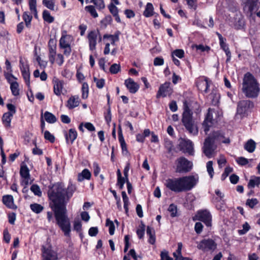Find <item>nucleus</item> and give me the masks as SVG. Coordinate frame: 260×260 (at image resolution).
I'll use <instances>...</instances> for the list:
<instances>
[{
	"instance_id": "1",
	"label": "nucleus",
	"mask_w": 260,
	"mask_h": 260,
	"mask_svg": "<svg viewBox=\"0 0 260 260\" xmlns=\"http://www.w3.org/2000/svg\"><path fill=\"white\" fill-rule=\"evenodd\" d=\"M77 187L71 181L67 188L62 182H57L49 186L47 192L51 211L47 212L49 222L53 221V214L56 224L66 237H70L71 224L67 214V206L76 191Z\"/></svg>"
},
{
	"instance_id": "2",
	"label": "nucleus",
	"mask_w": 260,
	"mask_h": 260,
	"mask_svg": "<svg viewBox=\"0 0 260 260\" xmlns=\"http://www.w3.org/2000/svg\"><path fill=\"white\" fill-rule=\"evenodd\" d=\"M201 111L200 105L194 98L187 97L183 101L181 122L189 133L193 136L197 135L199 131L193 119V113L197 114Z\"/></svg>"
},
{
	"instance_id": "3",
	"label": "nucleus",
	"mask_w": 260,
	"mask_h": 260,
	"mask_svg": "<svg viewBox=\"0 0 260 260\" xmlns=\"http://www.w3.org/2000/svg\"><path fill=\"white\" fill-rule=\"evenodd\" d=\"M198 177L193 175L183 176L179 178H168L165 185L175 192L188 191L191 190L197 184Z\"/></svg>"
},
{
	"instance_id": "4",
	"label": "nucleus",
	"mask_w": 260,
	"mask_h": 260,
	"mask_svg": "<svg viewBox=\"0 0 260 260\" xmlns=\"http://www.w3.org/2000/svg\"><path fill=\"white\" fill-rule=\"evenodd\" d=\"M242 91L247 98L255 99L259 95V84L254 76L250 72H247L244 75Z\"/></svg>"
},
{
	"instance_id": "5",
	"label": "nucleus",
	"mask_w": 260,
	"mask_h": 260,
	"mask_svg": "<svg viewBox=\"0 0 260 260\" xmlns=\"http://www.w3.org/2000/svg\"><path fill=\"white\" fill-rule=\"evenodd\" d=\"M224 134L221 131H213L210 135L205 139L203 152L205 155L210 158L213 153L214 149L213 145L216 141H220L221 139L224 138Z\"/></svg>"
},
{
	"instance_id": "6",
	"label": "nucleus",
	"mask_w": 260,
	"mask_h": 260,
	"mask_svg": "<svg viewBox=\"0 0 260 260\" xmlns=\"http://www.w3.org/2000/svg\"><path fill=\"white\" fill-rule=\"evenodd\" d=\"M175 172L178 173H186L191 171L193 164L184 156L178 157L175 161Z\"/></svg>"
},
{
	"instance_id": "7",
	"label": "nucleus",
	"mask_w": 260,
	"mask_h": 260,
	"mask_svg": "<svg viewBox=\"0 0 260 260\" xmlns=\"http://www.w3.org/2000/svg\"><path fill=\"white\" fill-rule=\"evenodd\" d=\"M254 108V103L249 100H243L237 103V114L243 117Z\"/></svg>"
},
{
	"instance_id": "8",
	"label": "nucleus",
	"mask_w": 260,
	"mask_h": 260,
	"mask_svg": "<svg viewBox=\"0 0 260 260\" xmlns=\"http://www.w3.org/2000/svg\"><path fill=\"white\" fill-rule=\"evenodd\" d=\"M72 37L70 35H67V31L64 30L61 34V37L59 40V46L60 49H64L63 55L68 57L72 52L71 42Z\"/></svg>"
},
{
	"instance_id": "9",
	"label": "nucleus",
	"mask_w": 260,
	"mask_h": 260,
	"mask_svg": "<svg viewBox=\"0 0 260 260\" xmlns=\"http://www.w3.org/2000/svg\"><path fill=\"white\" fill-rule=\"evenodd\" d=\"M212 215L208 210H200L192 217V220L201 221L209 227L212 225Z\"/></svg>"
},
{
	"instance_id": "10",
	"label": "nucleus",
	"mask_w": 260,
	"mask_h": 260,
	"mask_svg": "<svg viewBox=\"0 0 260 260\" xmlns=\"http://www.w3.org/2000/svg\"><path fill=\"white\" fill-rule=\"evenodd\" d=\"M215 112V110L209 108L208 110V112L206 115L205 120L203 123L204 131L207 133L210 129V127L213 126L214 124L217 123L219 120V112H217L216 115H218V117L213 119V113Z\"/></svg>"
},
{
	"instance_id": "11",
	"label": "nucleus",
	"mask_w": 260,
	"mask_h": 260,
	"mask_svg": "<svg viewBox=\"0 0 260 260\" xmlns=\"http://www.w3.org/2000/svg\"><path fill=\"white\" fill-rule=\"evenodd\" d=\"M173 92V89L171 87V83L165 82L161 84L157 92L156 98L159 99L160 97L165 98L167 96H170Z\"/></svg>"
},
{
	"instance_id": "12",
	"label": "nucleus",
	"mask_w": 260,
	"mask_h": 260,
	"mask_svg": "<svg viewBox=\"0 0 260 260\" xmlns=\"http://www.w3.org/2000/svg\"><path fill=\"white\" fill-rule=\"evenodd\" d=\"M178 146L180 151L188 153L190 155H194L193 144L190 140L181 139Z\"/></svg>"
},
{
	"instance_id": "13",
	"label": "nucleus",
	"mask_w": 260,
	"mask_h": 260,
	"mask_svg": "<svg viewBox=\"0 0 260 260\" xmlns=\"http://www.w3.org/2000/svg\"><path fill=\"white\" fill-rule=\"evenodd\" d=\"M197 247L203 251L206 250L214 251L217 248V244L212 239H204L200 242Z\"/></svg>"
},
{
	"instance_id": "14",
	"label": "nucleus",
	"mask_w": 260,
	"mask_h": 260,
	"mask_svg": "<svg viewBox=\"0 0 260 260\" xmlns=\"http://www.w3.org/2000/svg\"><path fill=\"white\" fill-rule=\"evenodd\" d=\"M57 40L55 38H50L48 43L49 50L48 58L50 62L53 64L55 62L56 55Z\"/></svg>"
},
{
	"instance_id": "15",
	"label": "nucleus",
	"mask_w": 260,
	"mask_h": 260,
	"mask_svg": "<svg viewBox=\"0 0 260 260\" xmlns=\"http://www.w3.org/2000/svg\"><path fill=\"white\" fill-rule=\"evenodd\" d=\"M42 260H58L57 253L51 247H46L44 245L41 247Z\"/></svg>"
},
{
	"instance_id": "16",
	"label": "nucleus",
	"mask_w": 260,
	"mask_h": 260,
	"mask_svg": "<svg viewBox=\"0 0 260 260\" xmlns=\"http://www.w3.org/2000/svg\"><path fill=\"white\" fill-rule=\"evenodd\" d=\"M98 34H100V32L98 30H97V31L95 30H91L88 34L87 39L89 43V48L91 51H93L96 48Z\"/></svg>"
},
{
	"instance_id": "17",
	"label": "nucleus",
	"mask_w": 260,
	"mask_h": 260,
	"mask_svg": "<svg viewBox=\"0 0 260 260\" xmlns=\"http://www.w3.org/2000/svg\"><path fill=\"white\" fill-rule=\"evenodd\" d=\"M66 142L67 144H73L78 136V133L75 128H70L68 132L63 131Z\"/></svg>"
},
{
	"instance_id": "18",
	"label": "nucleus",
	"mask_w": 260,
	"mask_h": 260,
	"mask_svg": "<svg viewBox=\"0 0 260 260\" xmlns=\"http://www.w3.org/2000/svg\"><path fill=\"white\" fill-rule=\"evenodd\" d=\"M204 79H199L196 82V86L199 90L202 93H207L209 92L210 81L207 77H204Z\"/></svg>"
},
{
	"instance_id": "19",
	"label": "nucleus",
	"mask_w": 260,
	"mask_h": 260,
	"mask_svg": "<svg viewBox=\"0 0 260 260\" xmlns=\"http://www.w3.org/2000/svg\"><path fill=\"white\" fill-rule=\"evenodd\" d=\"M124 84L128 90L129 92L131 93H136L139 89V85L135 82L133 79L129 78L126 79L124 81Z\"/></svg>"
},
{
	"instance_id": "20",
	"label": "nucleus",
	"mask_w": 260,
	"mask_h": 260,
	"mask_svg": "<svg viewBox=\"0 0 260 260\" xmlns=\"http://www.w3.org/2000/svg\"><path fill=\"white\" fill-rule=\"evenodd\" d=\"M2 202L8 208L16 210L17 206L14 204V198L12 195H4L2 197Z\"/></svg>"
},
{
	"instance_id": "21",
	"label": "nucleus",
	"mask_w": 260,
	"mask_h": 260,
	"mask_svg": "<svg viewBox=\"0 0 260 260\" xmlns=\"http://www.w3.org/2000/svg\"><path fill=\"white\" fill-rule=\"evenodd\" d=\"M53 83L54 93L58 96H60L63 88L64 82L56 79L53 81Z\"/></svg>"
},
{
	"instance_id": "22",
	"label": "nucleus",
	"mask_w": 260,
	"mask_h": 260,
	"mask_svg": "<svg viewBox=\"0 0 260 260\" xmlns=\"http://www.w3.org/2000/svg\"><path fill=\"white\" fill-rule=\"evenodd\" d=\"M80 101L77 95H72L68 100L66 107L69 110L73 109L79 105Z\"/></svg>"
},
{
	"instance_id": "23",
	"label": "nucleus",
	"mask_w": 260,
	"mask_h": 260,
	"mask_svg": "<svg viewBox=\"0 0 260 260\" xmlns=\"http://www.w3.org/2000/svg\"><path fill=\"white\" fill-rule=\"evenodd\" d=\"M215 193L218 196V197L215 198V202H220V204L216 205V208L218 210H222L223 207L222 206L225 204V201L223 200L224 195L218 189H217L215 190Z\"/></svg>"
},
{
	"instance_id": "24",
	"label": "nucleus",
	"mask_w": 260,
	"mask_h": 260,
	"mask_svg": "<svg viewBox=\"0 0 260 260\" xmlns=\"http://www.w3.org/2000/svg\"><path fill=\"white\" fill-rule=\"evenodd\" d=\"M20 71L22 77L27 86L30 85V73L29 71V67L27 66L20 67Z\"/></svg>"
},
{
	"instance_id": "25",
	"label": "nucleus",
	"mask_w": 260,
	"mask_h": 260,
	"mask_svg": "<svg viewBox=\"0 0 260 260\" xmlns=\"http://www.w3.org/2000/svg\"><path fill=\"white\" fill-rule=\"evenodd\" d=\"M258 0H247L245 3V7H248V11L250 13V16H252L254 10H257Z\"/></svg>"
},
{
	"instance_id": "26",
	"label": "nucleus",
	"mask_w": 260,
	"mask_h": 260,
	"mask_svg": "<svg viewBox=\"0 0 260 260\" xmlns=\"http://www.w3.org/2000/svg\"><path fill=\"white\" fill-rule=\"evenodd\" d=\"M146 234L149 237L148 242L150 244L154 245L156 241L155 232L154 229L150 226H147Z\"/></svg>"
},
{
	"instance_id": "27",
	"label": "nucleus",
	"mask_w": 260,
	"mask_h": 260,
	"mask_svg": "<svg viewBox=\"0 0 260 260\" xmlns=\"http://www.w3.org/2000/svg\"><path fill=\"white\" fill-rule=\"evenodd\" d=\"M91 173L87 169H83L82 172L78 174L77 180L79 182H82L84 180H89L91 179Z\"/></svg>"
},
{
	"instance_id": "28",
	"label": "nucleus",
	"mask_w": 260,
	"mask_h": 260,
	"mask_svg": "<svg viewBox=\"0 0 260 260\" xmlns=\"http://www.w3.org/2000/svg\"><path fill=\"white\" fill-rule=\"evenodd\" d=\"M13 116V115L10 113L6 112L4 113L2 120L3 124L6 128H9L11 127V122Z\"/></svg>"
},
{
	"instance_id": "29",
	"label": "nucleus",
	"mask_w": 260,
	"mask_h": 260,
	"mask_svg": "<svg viewBox=\"0 0 260 260\" xmlns=\"http://www.w3.org/2000/svg\"><path fill=\"white\" fill-rule=\"evenodd\" d=\"M20 175L23 179H30L29 170L23 162L20 165Z\"/></svg>"
},
{
	"instance_id": "30",
	"label": "nucleus",
	"mask_w": 260,
	"mask_h": 260,
	"mask_svg": "<svg viewBox=\"0 0 260 260\" xmlns=\"http://www.w3.org/2000/svg\"><path fill=\"white\" fill-rule=\"evenodd\" d=\"M155 14L154 7L152 3H147L145 10L143 12V15L147 18L150 17Z\"/></svg>"
},
{
	"instance_id": "31",
	"label": "nucleus",
	"mask_w": 260,
	"mask_h": 260,
	"mask_svg": "<svg viewBox=\"0 0 260 260\" xmlns=\"http://www.w3.org/2000/svg\"><path fill=\"white\" fill-rule=\"evenodd\" d=\"M245 150L249 153L254 151L256 148V143L252 139L248 140L244 146Z\"/></svg>"
},
{
	"instance_id": "32",
	"label": "nucleus",
	"mask_w": 260,
	"mask_h": 260,
	"mask_svg": "<svg viewBox=\"0 0 260 260\" xmlns=\"http://www.w3.org/2000/svg\"><path fill=\"white\" fill-rule=\"evenodd\" d=\"M22 19L25 22L26 27L29 28L31 27V22L32 19V16L28 12L25 11L22 14Z\"/></svg>"
},
{
	"instance_id": "33",
	"label": "nucleus",
	"mask_w": 260,
	"mask_h": 260,
	"mask_svg": "<svg viewBox=\"0 0 260 260\" xmlns=\"http://www.w3.org/2000/svg\"><path fill=\"white\" fill-rule=\"evenodd\" d=\"M260 184V177H257L255 176H253L251 177V178L250 179L249 182L247 184V187L248 188H253L255 186H259Z\"/></svg>"
},
{
	"instance_id": "34",
	"label": "nucleus",
	"mask_w": 260,
	"mask_h": 260,
	"mask_svg": "<svg viewBox=\"0 0 260 260\" xmlns=\"http://www.w3.org/2000/svg\"><path fill=\"white\" fill-rule=\"evenodd\" d=\"M45 120L49 123H54L57 121V118L52 113L46 111L44 114Z\"/></svg>"
},
{
	"instance_id": "35",
	"label": "nucleus",
	"mask_w": 260,
	"mask_h": 260,
	"mask_svg": "<svg viewBox=\"0 0 260 260\" xmlns=\"http://www.w3.org/2000/svg\"><path fill=\"white\" fill-rule=\"evenodd\" d=\"M245 26V21L243 17L236 18L234 23V27L237 30L242 29Z\"/></svg>"
},
{
	"instance_id": "36",
	"label": "nucleus",
	"mask_w": 260,
	"mask_h": 260,
	"mask_svg": "<svg viewBox=\"0 0 260 260\" xmlns=\"http://www.w3.org/2000/svg\"><path fill=\"white\" fill-rule=\"evenodd\" d=\"M42 17L44 21H46L48 23H51L54 21V18L52 16L50 15V12L46 10L43 11Z\"/></svg>"
},
{
	"instance_id": "37",
	"label": "nucleus",
	"mask_w": 260,
	"mask_h": 260,
	"mask_svg": "<svg viewBox=\"0 0 260 260\" xmlns=\"http://www.w3.org/2000/svg\"><path fill=\"white\" fill-rule=\"evenodd\" d=\"M10 89L13 95L18 96L19 95V84L17 82L14 81L11 83Z\"/></svg>"
},
{
	"instance_id": "38",
	"label": "nucleus",
	"mask_w": 260,
	"mask_h": 260,
	"mask_svg": "<svg viewBox=\"0 0 260 260\" xmlns=\"http://www.w3.org/2000/svg\"><path fill=\"white\" fill-rule=\"evenodd\" d=\"M121 195L123 202V207L125 210V213L128 214V204H129V199L126 195V193L125 191H122L121 192Z\"/></svg>"
},
{
	"instance_id": "39",
	"label": "nucleus",
	"mask_w": 260,
	"mask_h": 260,
	"mask_svg": "<svg viewBox=\"0 0 260 260\" xmlns=\"http://www.w3.org/2000/svg\"><path fill=\"white\" fill-rule=\"evenodd\" d=\"M30 208L34 212L37 214L40 213L44 210V207L38 203L30 204Z\"/></svg>"
},
{
	"instance_id": "40",
	"label": "nucleus",
	"mask_w": 260,
	"mask_h": 260,
	"mask_svg": "<svg viewBox=\"0 0 260 260\" xmlns=\"http://www.w3.org/2000/svg\"><path fill=\"white\" fill-rule=\"evenodd\" d=\"M82 98L83 99H86L88 96L89 93V86L87 82L83 83L82 85Z\"/></svg>"
},
{
	"instance_id": "41",
	"label": "nucleus",
	"mask_w": 260,
	"mask_h": 260,
	"mask_svg": "<svg viewBox=\"0 0 260 260\" xmlns=\"http://www.w3.org/2000/svg\"><path fill=\"white\" fill-rule=\"evenodd\" d=\"M106 226L109 227V233L110 235L114 234L115 227L114 222L109 218H107L106 220Z\"/></svg>"
},
{
	"instance_id": "42",
	"label": "nucleus",
	"mask_w": 260,
	"mask_h": 260,
	"mask_svg": "<svg viewBox=\"0 0 260 260\" xmlns=\"http://www.w3.org/2000/svg\"><path fill=\"white\" fill-rule=\"evenodd\" d=\"M85 10L86 12L90 13L91 16L93 18L98 17V14L96 11L94 6L92 5L87 6L85 7Z\"/></svg>"
},
{
	"instance_id": "43",
	"label": "nucleus",
	"mask_w": 260,
	"mask_h": 260,
	"mask_svg": "<svg viewBox=\"0 0 260 260\" xmlns=\"http://www.w3.org/2000/svg\"><path fill=\"white\" fill-rule=\"evenodd\" d=\"M44 139L48 141L51 143H54L55 141V138L53 134H51V133L49 131L47 130L45 131L44 132Z\"/></svg>"
},
{
	"instance_id": "44",
	"label": "nucleus",
	"mask_w": 260,
	"mask_h": 260,
	"mask_svg": "<svg viewBox=\"0 0 260 260\" xmlns=\"http://www.w3.org/2000/svg\"><path fill=\"white\" fill-rule=\"evenodd\" d=\"M258 203L256 198L248 199L246 200L245 205L249 208L253 209Z\"/></svg>"
},
{
	"instance_id": "45",
	"label": "nucleus",
	"mask_w": 260,
	"mask_h": 260,
	"mask_svg": "<svg viewBox=\"0 0 260 260\" xmlns=\"http://www.w3.org/2000/svg\"><path fill=\"white\" fill-rule=\"evenodd\" d=\"M121 71V67L119 64L113 63L109 69V72L112 74H116Z\"/></svg>"
},
{
	"instance_id": "46",
	"label": "nucleus",
	"mask_w": 260,
	"mask_h": 260,
	"mask_svg": "<svg viewBox=\"0 0 260 260\" xmlns=\"http://www.w3.org/2000/svg\"><path fill=\"white\" fill-rule=\"evenodd\" d=\"M145 225L142 222L140 228L137 230L136 233L139 239H143L145 234Z\"/></svg>"
},
{
	"instance_id": "47",
	"label": "nucleus",
	"mask_w": 260,
	"mask_h": 260,
	"mask_svg": "<svg viewBox=\"0 0 260 260\" xmlns=\"http://www.w3.org/2000/svg\"><path fill=\"white\" fill-rule=\"evenodd\" d=\"M242 228H243V229L242 230H238V233L240 235H245L250 229V226L249 225V223L247 222H245L242 225Z\"/></svg>"
},
{
	"instance_id": "48",
	"label": "nucleus",
	"mask_w": 260,
	"mask_h": 260,
	"mask_svg": "<svg viewBox=\"0 0 260 260\" xmlns=\"http://www.w3.org/2000/svg\"><path fill=\"white\" fill-rule=\"evenodd\" d=\"M30 190L34 193L35 195L41 197L42 192L40 188V187L37 184H32L30 187Z\"/></svg>"
},
{
	"instance_id": "49",
	"label": "nucleus",
	"mask_w": 260,
	"mask_h": 260,
	"mask_svg": "<svg viewBox=\"0 0 260 260\" xmlns=\"http://www.w3.org/2000/svg\"><path fill=\"white\" fill-rule=\"evenodd\" d=\"M93 81L96 83V86L99 89L103 88L105 85V80L103 78L98 79L95 77H93Z\"/></svg>"
},
{
	"instance_id": "50",
	"label": "nucleus",
	"mask_w": 260,
	"mask_h": 260,
	"mask_svg": "<svg viewBox=\"0 0 260 260\" xmlns=\"http://www.w3.org/2000/svg\"><path fill=\"white\" fill-rule=\"evenodd\" d=\"M207 171L211 178H213L214 175V169L213 168V161H208L206 164Z\"/></svg>"
},
{
	"instance_id": "51",
	"label": "nucleus",
	"mask_w": 260,
	"mask_h": 260,
	"mask_svg": "<svg viewBox=\"0 0 260 260\" xmlns=\"http://www.w3.org/2000/svg\"><path fill=\"white\" fill-rule=\"evenodd\" d=\"M168 210L170 212V215L172 217H175L177 216V209L176 205L174 204H171L170 205Z\"/></svg>"
},
{
	"instance_id": "52",
	"label": "nucleus",
	"mask_w": 260,
	"mask_h": 260,
	"mask_svg": "<svg viewBox=\"0 0 260 260\" xmlns=\"http://www.w3.org/2000/svg\"><path fill=\"white\" fill-rule=\"evenodd\" d=\"M90 3H93L100 10L105 8L104 0H90Z\"/></svg>"
},
{
	"instance_id": "53",
	"label": "nucleus",
	"mask_w": 260,
	"mask_h": 260,
	"mask_svg": "<svg viewBox=\"0 0 260 260\" xmlns=\"http://www.w3.org/2000/svg\"><path fill=\"white\" fill-rule=\"evenodd\" d=\"M42 3L44 6L51 10H54V3L53 0H43Z\"/></svg>"
},
{
	"instance_id": "54",
	"label": "nucleus",
	"mask_w": 260,
	"mask_h": 260,
	"mask_svg": "<svg viewBox=\"0 0 260 260\" xmlns=\"http://www.w3.org/2000/svg\"><path fill=\"white\" fill-rule=\"evenodd\" d=\"M233 169L232 168L230 167H226L224 169V171L221 175V180L222 181H224L226 179V178L229 176V175L233 172Z\"/></svg>"
},
{
	"instance_id": "55",
	"label": "nucleus",
	"mask_w": 260,
	"mask_h": 260,
	"mask_svg": "<svg viewBox=\"0 0 260 260\" xmlns=\"http://www.w3.org/2000/svg\"><path fill=\"white\" fill-rule=\"evenodd\" d=\"M171 55H175L179 58H182L184 56V51L183 49H176L173 51Z\"/></svg>"
},
{
	"instance_id": "56",
	"label": "nucleus",
	"mask_w": 260,
	"mask_h": 260,
	"mask_svg": "<svg viewBox=\"0 0 260 260\" xmlns=\"http://www.w3.org/2000/svg\"><path fill=\"white\" fill-rule=\"evenodd\" d=\"M160 256V260H173V258L169 256V252L167 250L161 251Z\"/></svg>"
},
{
	"instance_id": "57",
	"label": "nucleus",
	"mask_w": 260,
	"mask_h": 260,
	"mask_svg": "<svg viewBox=\"0 0 260 260\" xmlns=\"http://www.w3.org/2000/svg\"><path fill=\"white\" fill-rule=\"evenodd\" d=\"M118 138L120 144L125 142L123 136L122 130L120 125L118 127Z\"/></svg>"
},
{
	"instance_id": "58",
	"label": "nucleus",
	"mask_w": 260,
	"mask_h": 260,
	"mask_svg": "<svg viewBox=\"0 0 260 260\" xmlns=\"http://www.w3.org/2000/svg\"><path fill=\"white\" fill-rule=\"evenodd\" d=\"M108 9L113 16L116 15V14L118 13V10L117 7L113 3H111L108 6Z\"/></svg>"
},
{
	"instance_id": "59",
	"label": "nucleus",
	"mask_w": 260,
	"mask_h": 260,
	"mask_svg": "<svg viewBox=\"0 0 260 260\" xmlns=\"http://www.w3.org/2000/svg\"><path fill=\"white\" fill-rule=\"evenodd\" d=\"M11 240V235L7 229H5L3 232V240L6 243H9Z\"/></svg>"
},
{
	"instance_id": "60",
	"label": "nucleus",
	"mask_w": 260,
	"mask_h": 260,
	"mask_svg": "<svg viewBox=\"0 0 260 260\" xmlns=\"http://www.w3.org/2000/svg\"><path fill=\"white\" fill-rule=\"evenodd\" d=\"M165 148L167 151V153L171 155V156L173 155V150H174V146L171 141H169L165 146Z\"/></svg>"
},
{
	"instance_id": "61",
	"label": "nucleus",
	"mask_w": 260,
	"mask_h": 260,
	"mask_svg": "<svg viewBox=\"0 0 260 260\" xmlns=\"http://www.w3.org/2000/svg\"><path fill=\"white\" fill-rule=\"evenodd\" d=\"M164 63V59L161 57H156L154 59L153 64L155 66H160L163 65Z\"/></svg>"
},
{
	"instance_id": "62",
	"label": "nucleus",
	"mask_w": 260,
	"mask_h": 260,
	"mask_svg": "<svg viewBox=\"0 0 260 260\" xmlns=\"http://www.w3.org/2000/svg\"><path fill=\"white\" fill-rule=\"evenodd\" d=\"M203 229V225L202 223L200 222H197L195 223L194 225V231L196 233L198 234H201Z\"/></svg>"
},
{
	"instance_id": "63",
	"label": "nucleus",
	"mask_w": 260,
	"mask_h": 260,
	"mask_svg": "<svg viewBox=\"0 0 260 260\" xmlns=\"http://www.w3.org/2000/svg\"><path fill=\"white\" fill-rule=\"evenodd\" d=\"M6 106H7L8 110H9V111L7 112V113H10L12 115H13L14 114L16 113V107L15 105H14L12 104L9 103V104H7Z\"/></svg>"
},
{
	"instance_id": "64",
	"label": "nucleus",
	"mask_w": 260,
	"mask_h": 260,
	"mask_svg": "<svg viewBox=\"0 0 260 260\" xmlns=\"http://www.w3.org/2000/svg\"><path fill=\"white\" fill-rule=\"evenodd\" d=\"M99 232L98 227H91L88 230V234L91 237H95Z\"/></svg>"
}]
</instances>
